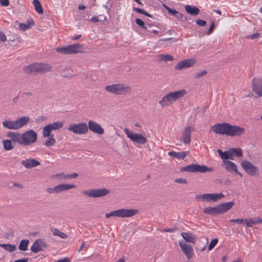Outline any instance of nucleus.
<instances>
[{
  "label": "nucleus",
  "mask_w": 262,
  "mask_h": 262,
  "mask_svg": "<svg viewBox=\"0 0 262 262\" xmlns=\"http://www.w3.org/2000/svg\"><path fill=\"white\" fill-rule=\"evenodd\" d=\"M245 132V129L237 125H233L228 123L226 136L230 137L241 136Z\"/></svg>",
  "instance_id": "nucleus-13"
},
{
  "label": "nucleus",
  "mask_w": 262,
  "mask_h": 262,
  "mask_svg": "<svg viewBox=\"0 0 262 262\" xmlns=\"http://www.w3.org/2000/svg\"><path fill=\"white\" fill-rule=\"evenodd\" d=\"M244 221H245L244 219H232V220H230V222L235 223L239 224V225L243 223L244 222Z\"/></svg>",
  "instance_id": "nucleus-51"
},
{
  "label": "nucleus",
  "mask_w": 262,
  "mask_h": 262,
  "mask_svg": "<svg viewBox=\"0 0 262 262\" xmlns=\"http://www.w3.org/2000/svg\"><path fill=\"white\" fill-rule=\"evenodd\" d=\"M186 12L191 15L196 16L200 13V9L196 6L187 5L185 6Z\"/></svg>",
  "instance_id": "nucleus-27"
},
{
  "label": "nucleus",
  "mask_w": 262,
  "mask_h": 262,
  "mask_svg": "<svg viewBox=\"0 0 262 262\" xmlns=\"http://www.w3.org/2000/svg\"><path fill=\"white\" fill-rule=\"evenodd\" d=\"M164 7L168 11L169 14L176 17L177 18L182 21L187 20L188 19L187 17L184 16L182 13L179 12L176 9H171L164 4Z\"/></svg>",
  "instance_id": "nucleus-22"
},
{
  "label": "nucleus",
  "mask_w": 262,
  "mask_h": 262,
  "mask_svg": "<svg viewBox=\"0 0 262 262\" xmlns=\"http://www.w3.org/2000/svg\"><path fill=\"white\" fill-rule=\"evenodd\" d=\"M110 192V190L106 188L92 189L88 191H83V193L89 197L98 198L106 196Z\"/></svg>",
  "instance_id": "nucleus-11"
},
{
  "label": "nucleus",
  "mask_w": 262,
  "mask_h": 262,
  "mask_svg": "<svg viewBox=\"0 0 262 262\" xmlns=\"http://www.w3.org/2000/svg\"><path fill=\"white\" fill-rule=\"evenodd\" d=\"M252 89L259 97H262V78L255 77L253 78Z\"/></svg>",
  "instance_id": "nucleus-17"
},
{
  "label": "nucleus",
  "mask_w": 262,
  "mask_h": 262,
  "mask_svg": "<svg viewBox=\"0 0 262 262\" xmlns=\"http://www.w3.org/2000/svg\"><path fill=\"white\" fill-rule=\"evenodd\" d=\"M189 154V151H182L177 152L174 151H169L168 155L171 157L177 158L178 159H184L185 157Z\"/></svg>",
  "instance_id": "nucleus-28"
},
{
  "label": "nucleus",
  "mask_w": 262,
  "mask_h": 262,
  "mask_svg": "<svg viewBox=\"0 0 262 262\" xmlns=\"http://www.w3.org/2000/svg\"><path fill=\"white\" fill-rule=\"evenodd\" d=\"M35 25V22L33 19H28L27 23H20L19 28L21 30L25 31L29 29L31 27Z\"/></svg>",
  "instance_id": "nucleus-30"
},
{
  "label": "nucleus",
  "mask_w": 262,
  "mask_h": 262,
  "mask_svg": "<svg viewBox=\"0 0 262 262\" xmlns=\"http://www.w3.org/2000/svg\"><path fill=\"white\" fill-rule=\"evenodd\" d=\"M30 120L29 117H23L15 121L5 120L3 122V125L9 129H17L26 125Z\"/></svg>",
  "instance_id": "nucleus-5"
},
{
  "label": "nucleus",
  "mask_w": 262,
  "mask_h": 262,
  "mask_svg": "<svg viewBox=\"0 0 262 262\" xmlns=\"http://www.w3.org/2000/svg\"><path fill=\"white\" fill-rule=\"evenodd\" d=\"M28 260H29L28 258H23L22 259L16 260L14 262H28Z\"/></svg>",
  "instance_id": "nucleus-64"
},
{
  "label": "nucleus",
  "mask_w": 262,
  "mask_h": 262,
  "mask_svg": "<svg viewBox=\"0 0 262 262\" xmlns=\"http://www.w3.org/2000/svg\"><path fill=\"white\" fill-rule=\"evenodd\" d=\"M228 123L226 122L217 123L211 126V130L216 134L226 135Z\"/></svg>",
  "instance_id": "nucleus-16"
},
{
  "label": "nucleus",
  "mask_w": 262,
  "mask_h": 262,
  "mask_svg": "<svg viewBox=\"0 0 262 262\" xmlns=\"http://www.w3.org/2000/svg\"><path fill=\"white\" fill-rule=\"evenodd\" d=\"M15 142H17L20 144L21 145H23V135L22 134H20L19 133H16L15 137L12 140Z\"/></svg>",
  "instance_id": "nucleus-45"
},
{
  "label": "nucleus",
  "mask_w": 262,
  "mask_h": 262,
  "mask_svg": "<svg viewBox=\"0 0 262 262\" xmlns=\"http://www.w3.org/2000/svg\"><path fill=\"white\" fill-rule=\"evenodd\" d=\"M124 132L126 135L127 137L133 142L134 143L138 144H144L146 141L147 139L143 135L140 134L133 133L130 132L128 128H125Z\"/></svg>",
  "instance_id": "nucleus-9"
},
{
  "label": "nucleus",
  "mask_w": 262,
  "mask_h": 262,
  "mask_svg": "<svg viewBox=\"0 0 262 262\" xmlns=\"http://www.w3.org/2000/svg\"><path fill=\"white\" fill-rule=\"evenodd\" d=\"M235 204L233 201L226 202L218 205L221 214H223L230 210Z\"/></svg>",
  "instance_id": "nucleus-26"
},
{
  "label": "nucleus",
  "mask_w": 262,
  "mask_h": 262,
  "mask_svg": "<svg viewBox=\"0 0 262 262\" xmlns=\"http://www.w3.org/2000/svg\"><path fill=\"white\" fill-rule=\"evenodd\" d=\"M68 130L74 134L82 135L86 134L89 128L86 123L81 122L79 124H71L68 127Z\"/></svg>",
  "instance_id": "nucleus-10"
},
{
  "label": "nucleus",
  "mask_w": 262,
  "mask_h": 262,
  "mask_svg": "<svg viewBox=\"0 0 262 262\" xmlns=\"http://www.w3.org/2000/svg\"><path fill=\"white\" fill-rule=\"evenodd\" d=\"M179 245L187 258L188 259H191L193 255V250L192 247L186 244V243L183 240L179 241Z\"/></svg>",
  "instance_id": "nucleus-15"
},
{
  "label": "nucleus",
  "mask_w": 262,
  "mask_h": 262,
  "mask_svg": "<svg viewBox=\"0 0 262 262\" xmlns=\"http://www.w3.org/2000/svg\"><path fill=\"white\" fill-rule=\"evenodd\" d=\"M38 239L39 241L38 243L39 244L40 248H43V249L44 248H47L48 245L47 244V243L46 242V241L44 239H42L40 238Z\"/></svg>",
  "instance_id": "nucleus-49"
},
{
  "label": "nucleus",
  "mask_w": 262,
  "mask_h": 262,
  "mask_svg": "<svg viewBox=\"0 0 262 262\" xmlns=\"http://www.w3.org/2000/svg\"><path fill=\"white\" fill-rule=\"evenodd\" d=\"M193 129V127L190 126L185 127L182 134L180 141L185 144H189L191 141V132Z\"/></svg>",
  "instance_id": "nucleus-18"
},
{
  "label": "nucleus",
  "mask_w": 262,
  "mask_h": 262,
  "mask_svg": "<svg viewBox=\"0 0 262 262\" xmlns=\"http://www.w3.org/2000/svg\"><path fill=\"white\" fill-rule=\"evenodd\" d=\"M0 247L10 252H13L16 250L15 245L10 244H0Z\"/></svg>",
  "instance_id": "nucleus-34"
},
{
  "label": "nucleus",
  "mask_w": 262,
  "mask_h": 262,
  "mask_svg": "<svg viewBox=\"0 0 262 262\" xmlns=\"http://www.w3.org/2000/svg\"><path fill=\"white\" fill-rule=\"evenodd\" d=\"M52 130L49 126L47 124L43 128L42 136L43 137L46 138L53 136L51 134Z\"/></svg>",
  "instance_id": "nucleus-38"
},
{
  "label": "nucleus",
  "mask_w": 262,
  "mask_h": 262,
  "mask_svg": "<svg viewBox=\"0 0 262 262\" xmlns=\"http://www.w3.org/2000/svg\"><path fill=\"white\" fill-rule=\"evenodd\" d=\"M76 186L74 184H62L57 185L54 187L48 188L47 191L49 193H59L61 192L66 191L71 188H76Z\"/></svg>",
  "instance_id": "nucleus-14"
},
{
  "label": "nucleus",
  "mask_w": 262,
  "mask_h": 262,
  "mask_svg": "<svg viewBox=\"0 0 262 262\" xmlns=\"http://www.w3.org/2000/svg\"><path fill=\"white\" fill-rule=\"evenodd\" d=\"M38 239H36L31 247V250L35 253L43 251V248H40Z\"/></svg>",
  "instance_id": "nucleus-33"
},
{
  "label": "nucleus",
  "mask_w": 262,
  "mask_h": 262,
  "mask_svg": "<svg viewBox=\"0 0 262 262\" xmlns=\"http://www.w3.org/2000/svg\"><path fill=\"white\" fill-rule=\"evenodd\" d=\"M0 4L2 6L7 7L9 5L10 2L9 0H0Z\"/></svg>",
  "instance_id": "nucleus-58"
},
{
  "label": "nucleus",
  "mask_w": 262,
  "mask_h": 262,
  "mask_svg": "<svg viewBox=\"0 0 262 262\" xmlns=\"http://www.w3.org/2000/svg\"><path fill=\"white\" fill-rule=\"evenodd\" d=\"M138 212L137 209H121L112 211L105 214V217L109 218L111 216L120 217H130L134 216Z\"/></svg>",
  "instance_id": "nucleus-6"
},
{
  "label": "nucleus",
  "mask_w": 262,
  "mask_h": 262,
  "mask_svg": "<svg viewBox=\"0 0 262 262\" xmlns=\"http://www.w3.org/2000/svg\"><path fill=\"white\" fill-rule=\"evenodd\" d=\"M54 136L48 137L45 141V145L47 147L53 146L56 143V140L54 138Z\"/></svg>",
  "instance_id": "nucleus-39"
},
{
  "label": "nucleus",
  "mask_w": 262,
  "mask_h": 262,
  "mask_svg": "<svg viewBox=\"0 0 262 262\" xmlns=\"http://www.w3.org/2000/svg\"><path fill=\"white\" fill-rule=\"evenodd\" d=\"M66 71L71 72V71H72V70L71 69V68H66L65 69H63V73L62 74V77H66V78H70L73 76L72 74L71 73H65V72H66Z\"/></svg>",
  "instance_id": "nucleus-46"
},
{
  "label": "nucleus",
  "mask_w": 262,
  "mask_h": 262,
  "mask_svg": "<svg viewBox=\"0 0 262 262\" xmlns=\"http://www.w3.org/2000/svg\"><path fill=\"white\" fill-rule=\"evenodd\" d=\"M48 125L53 131L58 130L62 128L63 126V123L61 121H56L52 123L48 124Z\"/></svg>",
  "instance_id": "nucleus-32"
},
{
  "label": "nucleus",
  "mask_w": 262,
  "mask_h": 262,
  "mask_svg": "<svg viewBox=\"0 0 262 262\" xmlns=\"http://www.w3.org/2000/svg\"><path fill=\"white\" fill-rule=\"evenodd\" d=\"M203 213L205 214L212 215L221 214L218 205L215 207H208L204 208Z\"/></svg>",
  "instance_id": "nucleus-24"
},
{
  "label": "nucleus",
  "mask_w": 262,
  "mask_h": 262,
  "mask_svg": "<svg viewBox=\"0 0 262 262\" xmlns=\"http://www.w3.org/2000/svg\"><path fill=\"white\" fill-rule=\"evenodd\" d=\"M21 164L26 168L29 169L36 167L40 165L39 162L35 159H28L22 161Z\"/></svg>",
  "instance_id": "nucleus-23"
},
{
  "label": "nucleus",
  "mask_w": 262,
  "mask_h": 262,
  "mask_svg": "<svg viewBox=\"0 0 262 262\" xmlns=\"http://www.w3.org/2000/svg\"><path fill=\"white\" fill-rule=\"evenodd\" d=\"M214 26H215L214 23L213 21H212L211 24V25L209 28V30L207 33V35H209L212 33V32L213 31L214 29Z\"/></svg>",
  "instance_id": "nucleus-59"
},
{
  "label": "nucleus",
  "mask_w": 262,
  "mask_h": 262,
  "mask_svg": "<svg viewBox=\"0 0 262 262\" xmlns=\"http://www.w3.org/2000/svg\"><path fill=\"white\" fill-rule=\"evenodd\" d=\"M87 125L89 129L91 130L94 133L99 135H103L104 133V130L101 127L100 124L93 120H89L88 121V125Z\"/></svg>",
  "instance_id": "nucleus-19"
},
{
  "label": "nucleus",
  "mask_w": 262,
  "mask_h": 262,
  "mask_svg": "<svg viewBox=\"0 0 262 262\" xmlns=\"http://www.w3.org/2000/svg\"><path fill=\"white\" fill-rule=\"evenodd\" d=\"M181 235L185 241V242H189L195 244L196 236L193 233L190 232H182Z\"/></svg>",
  "instance_id": "nucleus-25"
},
{
  "label": "nucleus",
  "mask_w": 262,
  "mask_h": 262,
  "mask_svg": "<svg viewBox=\"0 0 262 262\" xmlns=\"http://www.w3.org/2000/svg\"><path fill=\"white\" fill-rule=\"evenodd\" d=\"M244 220H245L244 222H245L246 225L248 227H251L252 226V225L255 224V221H254L252 219H250L249 220H248L247 219H244Z\"/></svg>",
  "instance_id": "nucleus-56"
},
{
  "label": "nucleus",
  "mask_w": 262,
  "mask_h": 262,
  "mask_svg": "<svg viewBox=\"0 0 262 262\" xmlns=\"http://www.w3.org/2000/svg\"><path fill=\"white\" fill-rule=\"evenodd\" d=\"M260 36V34L258 33H256L251 35H249L247 36V38L251 39H254L258 38Z\"/></svg>",
  "instance_id": "nucleus-55"
},
{
  "label": "nucleus",
  "mask_w": 262,
  "mask_h": 262,
  "mask_svg": "<svg viewBox=\"0 0 262 262\" xmlns=\"http://www.w3.org/2000/svg\"><path fill=\"white\" fill-rule=\"evenodd\" d=\"M135 21L136 24L141 28H143L144 30H146L147 29V27L145 26L144 22L140 18H136L135 19Z\"/></svg>",
  "instance_id": "nucleus-47"
},
{
  "label": "nucleus",
  "mask_w": 262,
  "mask_h": 262,
  "mask_svg": "<svg viewBox=\"0 0 262 262\" xmlns=\"http://www.w3.org/2000/svg\"><path fill=\"white\" fill-rule=\"evenodd\" d=\"M230 151L231 152V157L237 158H241L243 156L242 150L240 148H230Z\"/></svg>",
  "instance_id": "nucleus-31"
},
{
  "label": "nucleus",
  "mask_w": 262,
  "mask_h": 262,
  "mask_svg": "<svg viewBox=\"0 0 262 262\" xmlns=\"http://www.w3.org/2000/svg\"><path fill=\"white\" fill-rule=\"evenodd\" d=\"M207 73V71L203 70L200 72L197 73L194 75L195 78H199L200 77H203V76L205 75Z\"/></svg>",
  "instance_id": "nucleus-50"
},
{
  "label": "nucleus",
  "mask_w": 262,
  "mask_h": 262,
  "mask_svg": "<svg viewBox=\"0 0 262 262\" xmlns=\"http://www.w3.org/2000/svg\"><path fill=\"white\" fill-rule=\"evenodd\" d=\"M177 229V228L173 227L171 228H164L162 230H161L162 232H174Z\"/></svg>",
  "instance_id": "nucleus-53"
},
{
  "label": "nucleus",
  "mask_w": 262,
  "mask_h": 262,
  "mask_svg": "<svg viewBox=\"0 0 262 262\" xmlns=\"http://www.w3.org/2000/svg\"><path fill=\"white\" fill-rule=\"evenodd\" d=\"M51 231H52V232L54 235H57V236H58L59 233L60 232V231H59L57 228H52Z\"/></svg>",
  "instance_id": "nucleus-62"
},
{
  "label": "nucleus",
  "mask_w": 262,
  "mask_h": 262,
  "mask_svg": "<svg viewBox=\"0 0 262 262\" xmlns=\"http://www.w3.org/2000/svg\"><path fill=\"white\" fill-rule=\"evenodd\" d=\"M241 166L245 171L250 176H258L259 174L258 168L257 167L248 161H243L241 163Z\"/></svg>",
  "instance_id": "nucleus-12"
},
{
  "label": "nucleus",
  "mask_w": 262,
  "mask_h": 262,
  "mask_svg": "<svg viewBox=\"0 0 262 262\" xmlns=\"http://www.w3.org/2000/svg\"><path fill=\"white\" fill-rule=\"evenodd\" d=\"M224 197V195L222 193H210V202H216Z\"/></svg>",
  "instance_id": "nucleus-35"
},
{
  "label": "nucleus",
  "mask_w": 262,
  "mask_h": 262,
  "mask_svg": "<svg viewBox=\"0 0 262 262\" xmlns=\"http://www.w3.org/2000/svg\"><path fill=\"white\" fill-rule=\"evenodd\" d=\"M4 147L7 150H10L13 148L14 146L12 144L11 140H4L3 141Z\"/></svg>",
  "instance_id": "nucleus-41"
},
{
  "label": "nucleus",
  "mask_w": 262,
  "mask_h": 262,
  "mask_svg": "<svg viewBox=\"0 0 262 262\" xmlns=\"http://www.w3.org/2000/svg\"><path fill=\"white\" fill-rule=\"evenodd\" d=\"M23 70L27 74L36 75L50 71L51 66L47 63H35L24 67Z\"/></svg>",
  "instance_id": "nucleus-1"
},
{
  "label": "nucleus",
  "mask_w": 262,
  "mask_h": 262,
  "mask_svg": "<svg viewBox=\"0 0 262 262\" xmlns=\"http://www.w3.org/2000/svg\"><path fill=\"white\" fill-rule=\"evenodd\" d=\"M133 11H135L136 12H138L139 13L144 14V15H145L147 17H151V18L153 17V16L151 14H150L149 13L147 12L144 10L140 8L134 7V8H133Z\"/></svg>",
  "instance_id": "nucleus-43"
},
{
  "label": "nucleus",
  "mask_w": 262,
  "mask_h": 262,
  "mask_svg": "<svg viewBox=\"0 0 262 262\" xmlns=\"http://www.w3.org/2000/svg\"><path fill=\"white\" fill-rule=\"evenodd\" d=\"M56 176L60 177L63 179H71L70 174H64L63 173H61L59 174H56Z\"/></svg>",
  "instance_id": "nucleus-57"
},
{
  "label": "nucleus",
  "mask_w": 262,
  "mask_h": 262,
  "mask_svg": "<svg viewBox=\"0 0 262 262\" xmlns=\"http://www.w3.org/2000/svg\"><path fill=\"white\" fill-rule=\"evenodd\" d=\"M174 182L180 184H187V181L185 178H178L174 180Z\"/></svg>",
  "instance_id": "nucleus-54"
},
{
  "label": "nucleus",
  "mask_w": 262,
  "mask_h": 262,
  "mask_svg": "<svg viewBox=\"0 0 262 262\" xmlns=\"http://www.w3.org/2000/svg\"><path fill=\"white\" fill-rule=\"evenodd\" d=\"M195 63L193 59H187L180 61L174 67L175 70H182L184 68L192 67Z\"/></svg>",
  "instance_id": "nucleus-20"
},
{
  "label": "nucleus",
  "mask_w": 262,
  "mask_h": 262,
  "mask_svg": "<svg viewBox=\"0 0 262 262\" xmlns=\"http://www.w3.org/2000/svg\"><path fill=\"white\" fill-rule=\"evenodd\" d=\"M56 262H71L68 257H65L63 259H60L56 261Z\"/></svg>",
  "instance_id": "nucleus-63"
},
{
  "label": "nucleus",
  "mask_w": 262,
  "mask_h": 262,
  "mask_svg": "<svg viewBox=\"0 0 262 262\" xmlns=\"http://www.w3.org/2000/svg\"><path fill=\"white\" fill-rule=\"evenodd\" d=\"M186 90L183 89L169 93L164 96L159 103L162 107L168 106L175 102L177 100L183 97L186 94Z\"/></svg>",
  "instance_id": "nucleus-2"
},
{
  "label": "nucleus",
  "mask_w": 262,
  "mask_h": 262,
  "mask_svg": "<svg viewBox=\"0 0 262 262\" xmlns=\"http://www.w3.org/2000/svg\"><path fill=\"white\" fill-rule=\"evenodd\" d=\"M173 38H163L161 39L158 41V43L161 46H163L164 47L168 46L170 45V43H168V42L169 41L172 40Z\"/></svg>",
  "instance_id": "nucleus-44"
},
{
  "label": "nucleus",
  "mask_w": 262,
  "mask_h": 262,
  "mask_svg": "<svg viewBox=\"0 0 262 262\" xmlns=\"http://www.w3.org/2000/svg\"><path fill=\"white\" fill-rule=\"evenodd\" d=\"M0 40L3 42L6 40V36L2 32H0Z\"/></svg>",
  "instance_id": "nucleus-61"
},
{
  "label": "nucleus",
  "mask_w": 262,
  "mask_h": 262,
  "mask_svg": "<svg viewBox=\"0 0 262 262\" xmlns=\"http://www.w3.org/2000/svg\"><path fill=\"white\" fill-rule=\"evenodd\" d=\"M58 53L62 54H76L84 52L83 45L81 43H75L65 47L56 48Z\"/></svg>",
  "instance_id": "nucleus-4"
},
{
  "label": "nucleus",
  "mask_w": 262,
  "mask_h": 262,
  "mask_svg": "<svg viewBox=\"0 0 262 262\" xmlns=\"http://www.w3.org/2000/svg\"><path fill=\"white\" fill-rule=\"evenodd\" d=\"M29 241L28 239H23L20 242L18 249L20 251H25L28 249Z\"/></svg>",
  "instance_id": "nucleus-36"
},
{
  "label": "nucleus",
  "mask_w": 262,
  "mask_h": 262,
  "mask_svg": "<svg viewBox=\"0 0 262 262\" xmlns=\"http://www.w3.org/2000/svg\"><path fill=\"white\" fill-rule=\"evenodd\" d=\"M16 133L12 132H9L7 134V137L11 138V141L13 140L14 138L15 137V136Z\"/></svg>",
  "instance_id": "nucleus-60"
},
{
  "label": "nucleus",
  "mask_w": 262,
  "mask_h": 262,
  "mask_svg": "<svg viewBox=\"0 0 262 262\" xmlns=\"http://www.w3.org/2000/svg\"><path fill=\"white\" fill-rule=\"evenodd\" d=\"M219 153L220 156L224 161H227V160H234V158L231 157V152L230 151V149L228 151H225L223 152L222 150L218 149L217 150Z\"/></svg>",
  "instance_id": "nucleus-29"
},
{
  "label": "nucleus",
  "mask_w": 262,
  "mask_h": 262,
  "mask_svg": "<svg viewBox=\"0 0 262 262\" xmlns=\"http://www.w3.org/2000/svg\"><path fill=\"white\" fill-rule=\"evenodd\" d=\"M218 242V239L217 238H214L213 239L211 242L210 243L209 246H208V250H212L217 244Z\"/></svg>",
  "instance_id": "nucleus-48"
},
{
  "label": "nucleus",
  "mask_w": 262,
  "mask_h": 262,
  "mask_svg": "<svg viewBox=\"0 0 262 262\" xmlns=\"http://www.w3.org/2000/svg\"><path fill=\"white\" fill-rule=\"evenodd\" d=\"M105 90L116 95H125L132 92L131 86L122 83L113 84L105 87Z\"/></svg>",
  "instance_id": "nucleus-3"
},
{
  "label": "nucleus",
  "mask_w": 262,
  "mask_h": 262,
  "mask_svg": "<svg viewBox=\"0 0 262 262\" xmlns=\"http://www.w3.org/2000/svg\"><path fill=\"white\" fill-rule=\"evenodd\" d=\"M159 57L160 61H164L166 62L173 60V57L172 55L168 54H160Z\"/></svg>",
  "instance_id": "nucleus-42"
},
{
  "label": "nucleus",
  "mask_w": 262,
  "mask_h": 262,
  "mask_svg": "<svg viewBox=\"0 0 262 262\" xmlns=\"http://www.w3.org/2000/svg\"><path fill=\"white\" fill-rule=\"evenodd\" d=\"M196 24L200 26L204 27L205 26L207 23L205 20L201 19H198L195 21Z\"/></svg>",
  "instance_id": "nucleus-52"
},
{
  "label": "nucleus",
  "mask_w": 262,
  "mask_h": 262,
  "mask_svg": "<svg viewBox=\"0 0 262 262\" xmlns=\"http://www.w3.org/2000/svg\"><path fill=\"white\" fill-rule=\"evenodd\" d=\"M23 146H27L35 143L37 140V134L36 133L30 129L26 131L22 134Z\"/></svg>",
  "instance_id": "nucleus-8"
},
{
  "label": "nucleus",
  "mask_w": 262,
  "mask_h": 262,
  "mask_svg": "<svg viewBox=\"0 0 262 262\" xmlns=\"http://www.w3.org/2000/svg\"><path fill=\"white\" fill-rule=\"evenodd\" d=\"M33 4L36 12L39 14H42L43 10L40 2L38 0H33Z\"/></svg>",
  "instance_id": "nucleus-37"
},
{
  "label": "nucleus",
  "mask_w": 262,
  "mask_h": 262,
  "mask_svg": "<svg viewBox=\"0 0 262 262\" xmlns=\"http://www.w3.org/2000/svg\"><path fill=\"white\" fill-rule=\"evenodd\" d=\"M195 199L202 200L203 201L210 202V193L198 194L195 196Z\"/></svg>",
  "instance_id": "nucleus-40"
},
{
  "label": "nucleus",
  "mask_w": 262,
  "mask_h": 262,
  "mask_svg": "<svg viewBox=\"0 0 262 262\" xmlns=\"http://www.w3.org/2000/svg\"><path fill=\"white\" fill-rule=\"evenodd\" d=\"M223 163L225 165L226 169L230 172H235L237 174L242 177V174L237 169L236 164L230 161H224Z\"/></svg>",
  "instance_id": "nucleus-21"
},
{
  "label": "nucleus",
  "mask_w": 262,
  "mask_h": 262,
  "mask_svg": "<svg viewBox=\"0 0 262 262\" xmlns=\"http://www.w3.org/2000/svg\"><path fill=\"white\" fill-rule=\"evenodd\" d=\"M181 172L187 171L188 172L205 173L207 172H211L213 171L212 168L207 167L206 165H200L197 164H192L181 168Z\"/></svg>",
  "instance_id": "nucleus-7"
}]
</instances>
